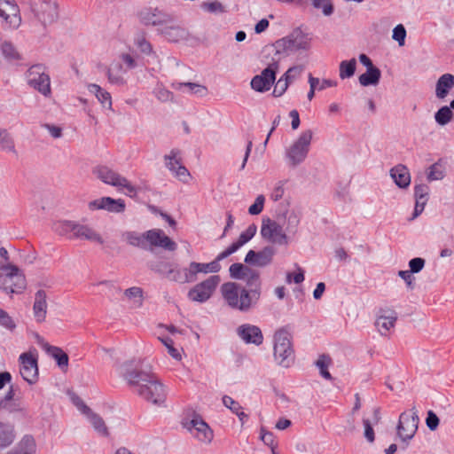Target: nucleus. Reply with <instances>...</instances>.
Wrapping results in <instances>:
<instances>
[{
  "mask_svg": "<svg viewBox=\"0 0 454 454\" xmlns=\"http://www.w3.org/2000/svg\"><path fill=\"white\" fill-rule=\"evenodd\" d=\"M118 371L129 386L136 387L135 392L140 397L154 405L164 404L167 390L156 375L137 370L131 361L121 364Z\"/></svg>",
  "mask_w": 454,
  "mask_h": 454,
  "instance_id": "f257e3e1",
  "label": "nucleus"
},
{
  "mask_svg": "<svg viewBox=\"0 0 454 454\" xmlns=\"http://www.w3.org/2000/svg\"><path fill=\"white\" fill-rule=\"evenodd\" d=\"M286 223L284 229L282 224L273 219L269 217L262 219L260 230L262 239L270 244L287 246L290 243V235L294 236L297 233L300 217L294 211H292L286 216Z\"/></svg>",
  "mask_w": 454,
  "mask_h": 454,
  "instance_id": "f03ea898",
  "label": "nucleus"
},
{
  "mask_svg": "<svg viewBox=\"0 0 454 454\" xmlns=\"http://www.w3.org/2000/svg\"><path fill=\"white\" fill-rule=\"evenodd\" d=\"M273 356L283 368H289L295 362L293 335L286 327L278 329L273 334Z\"/></svg>",
  "mask_w": 454,
  "mask_h": 454,
  "instance_id": "7ed1b4c3",
  "label": "nucleus"
},
{
  "mask_svg": "<svg viewBox=\"0 0 454 454\" xmlns=\"http://www.w3.org/2000/svg\"><path fill=\"white\" fill-rule=\"evenodd\" d=\"M26 287V277L18 266L0 263V290L7 294H22Z\"/></svg>",
  "mask_w": 454,
  "mask_h": 454,
  "instance_id": "20e7f679",
  "label": "nucleus"
},
{
  "mask_svg": "<svg viewBox=\"0 0 454 454\" xmlns=\"http://www.w3.org/2000/svg\"><path fill=\"white\" fill-rule=\"evenodd\" d=\"M221 294L226 303L232 309L247 311L254 302L248 290L242 288L234 282L224 283L221 286Z\"/></svg>",
  "mask_w": 454,
  "mask_h": 454,
  "instance_id": "39448f33",
  "label": "nucleus"
},
{
  "mask_svg": "<svg viewBox=\"0 0 454 454\" xmlns=\"http://www.w3.org/2000/svg\"><path fill=\"white\" fill-rule=\"evenodd\" d=\"M312 138L311 129L303 130L286 149V158L290 167H297L305 161L310 150Z\"/></svg>",
  "mask_w": 454,
  "mask_h": 454,
  "instance_id": "423d86ee",
  "label": "nucleus"
},
{
  "mask_svg": "<svg viewBox=\"0 0 454 454\" xmlns=\"http://www.w3.org/2000/svg\"><path fill=\"white\" fill-rule=\"evenodd\" d=\"M29 6L35 19L43 27L51 25L59 18V5L56 0H24Z\"/></svg>",
  "mask_w": 454,
  "mask_h": 454,
  "instance_id": "0eeeda50",
  "label": "nucleus"
},
{
  "mask_svg": "<svg viewBox=\"0 0 454 454\" xmlns=\"http://www.w3.org/2000/svg\"><path fill=\"white\" fill-rule=\"evenodd\" d=\"M311 37L297 28L290 35L278 40L275 48L278 53H292L298 51H308L310 48Z\"/></svg>",
  "mask_w": 454,
  "mask_h": 454,
  "instance_id": "6e6552de",
  "label": "nucleus"
},
{
  "mask_svg": "<svg viewBox=\"0 0 454 454\" xmlns=\"http://www.w3.org/2000/svg\"><path fill=\"white\" fill-rule=\"evenodd\" d=\"M26 81L29 87L44 98L51 96V78L44 66L41 64L31 66L26 72Z\"/></svg>",
  "mask_w": 454,
  "mask_h": 454,
  "instance_id": "1a4fd4ad",
  "label": "nucleus"
},
{
  "mask_svg": "<svg viewBox=\"0 0 454 454\" xmlns=\"http://www.w3.org/2000/svg\"><path fill=\"white\" fill-rule=\"evenodd\" d=\"M92 173L98 179L106 184L117 188H124L126 195L132 197L137 194L136 187L127 178L106 166H98L93 168Z\"/></svg>",
  "mask_w": 454,
  "mask_h": 454,
  "instance_id": "9d476101",
  "label": "nucleus"
},
{
  "mask_svg": "<svg viewBox=\"0 0 454 454\" xmlns=\"http://www.w3.org/2000/svg\"><path fill=\"white\" fill-rule=\"evenodd\" d=\"M182 426L192 437L202 443L208 444L214 438L213 430L199 415H193L191 419H183Z\"/></svg>",
  "mask_w": 454,
  "mask_h": 454,
  "instance_id": "9b49d317",
  "label": "nucleus"
},
{
  "mask_svg": "<svg viewBox=\"0 0 454 454\" xmlns=\"http://www.w3.org/2000/svg\"><path fill=\"white\" fill-rule=\"evenodd\" d=\"M119 59L125 65V67L121 64L112 63L107 70V79L112 84L124 85L126 81L123 74L129 69L136 68L137 63L135 57L128 52L121 53Z\"/></svg>",
  "mask_w": 454,
  "mask_h": 454,
  "instance_id": "f8f14e48",
  "label": "nucleus"
},
{
  "mask_svg": "<svg viewBox=\"0 0 454 454\" xmlns=\"http://www.w3.org/2000/svg\"><path fill=\"white\" fill-rule=\"evenodd\" d=\"M21 24L19 6L12 0H0V25L4 30H15Z\"/></svg>",
  "mask_w": 454,
  "mask_h": 454,
  "instance_id": "ddd939ff",
  "label": "nucleus"
},
{
  "mask_svg": "<svg viewBox=\"0 0 454 454\" xmlns=\"http://www.w3.org/2000/svg\"><path fill=\"white\" fill-rule=\"evenodd\" d=\"M219 283V276H210L206 280L195 285L192 288H191L187 294V296L192 301L203 303L212 296Z\"/></svg>",
  "mask_w": 454,
  "mask_h": 454,
  "instance_id": "4468645a",
  "label": "nucleus"
},
{
  "mask_svg": "<svg viewBox=\"0 0 454 454\" xmlns=\"http://www.w3.org/2000/svg\"><path fill=\"white\" fill-rule=\"evenodd\" d=\"M157 32L168 42L175 43H184L190 38L189 31L176 22L171 14L168 16V21L161 27L157 28Z\"/></svg>",
  "mask_w": 454,
  "mask_h": 454,
  "instance_id": "2eb2a0df",
  "label": "nucleus"
},
{
  "mask_svg": "<svg viewBox=\"0 0 454 454\" xmlns=\"http://www.w3.org/2000/svg\"><path fill=\"white\" fill-rule=\"evenodd\" d=\"M418 424L419 416L415 408H412L411 412H403L400 415L397 425V435L402 442H408L414 437L418 430Z\"/></svg>",
  "mask_w": 454,
  "mask_h": 454,
  "instance_id": "dca6fc26",
  "label": "nucleus"
},
{
  "mask_svg": "<svg viewBox=\"0 0 454 454\" xmlns=\"http://www.w3.org/2000/svg\"><path fill=\"white\" fill-rule=\"evenodd\" d=\"M166 168L172 175L184 184H188L192 178L189 170L183 165L181 153L177 149H172L168 154L164 156Z\"/></svg>",
  "mask_w": 454,
  "mask_h": 454,
  "instance_id": "f3484780",
  "label": "nucleus"
},
{
  "mask_svg": "<svg viewBox=\"0 0 454 454\" xmlns=\"http://www.w3.org/2000/svg\"><path fill=\"white\" fill-rule=\"evenodd\" d=\"M146 249L153 251L154 248H161L165 251L174 252L177 244L172 240L161 229H152L145 231Z\"/></svg>",
  "mask_w": 454,
  "mask_h": 454,
  "instance_id": "a211bd4d",
  "label": "nucleus"
},
{
  "mask_svg": "<svg viewBox=\"0 0 454 454\" xmlns=\"http://www.w3.org/2000/svg\"><path fill=\"white\" fill-rule=\"evenodd\" d=\"M278 65L276 62L270 64L260 74L254 76L251 80V88L257 92L268 91L276 80V73Z\"/></svg>",
  "mask_w": 454,
  "mask_h": 454,
  "instance_id": "6ab92c4d",
  "label": "nucleus"
},
{
  "mask_svg": "<svg viewBox=\"0 0 454 454\" xmlns=\"http://www.w3.org/2000/svg\"><path fill=\"white\" fill-rule=\"evenodd\" d=\"M170 14L158 8L145 7L139 10L137 17L139 22L145 26H153L160 28L168 20Z\"/></svg>",
  "mask_w": 454,
  "mask_h": 454,
  "instance_id": "aec40b11",
  "label": "nucleus"
},
{
  "mask_svg": "<svg viewBox=\"0 0 454 454\" xmlns=\"http://www.w3.org/2000/svg\"><path fill=\"white\" fill-rule=\"evenodd\" d=\"M126 208L125 201L122 199H113L111 197H101L88 203L90 211L105 210L109 213H122Z\"/></svg>",
  "mask_w": 454,
  "mask_h": 454,
  "instance_id": "412c9836",
  "label": "nucleus"
},
{
  "mask_svg": "<svg viewBox=\"0 0 454 454\" xmlns=\"http://www.w3.org/2000/svg\"><path fill=\"white\" fill-rule=\"evenodd\" d=\"M397 313L391 309H381L375 319V327L381 336H388L395 326Z\"/></svg>",
  "mask_w": 454,
  "mask_h": 454,
  "instance_id": "4be33fe9",
  "label": "nucleus"
},
{
  "mask_svg": "<svg viewBox=\"0 0 454 454\" xmlns=\"http://www.w3.org/2000/svg\"><path fill=\"white\" fill-rule=\"evenodd\" d=\"M21 377L29 384H34L38 379L36 358L30 353H23L20 356Z\"/></svg>",
  "mask_w": 454,
  "mask_h": 454,
  "instance_id": "5701e85b",
  "label": "nucleus"
},
{
  "mask_svg": "<svg viewBox=\"0 0 454 454\" xmlns=\"http://www.w3.org/2000/svg\"><path fill=\"white\" fill-rule=\"evenodd\" d=\"M275 254L276 249L271 246H266L258 252L249 250L245 257V262L256 267H266L272 262Z\"/></svg>",
  "mask_w": 454,
  "mask_h": 454,
  "instance_id": "b1692460",
  "label": "nucleus"
},
{
  "mask_svg": "<svg viewBox=\"0 0 454 454\" xmlns=\"http://www.w3.org/2000/svg\"><path fill=\"white\" fill-rule=\"evenodd\" d=\"M257 227L255 224H250L246 231L240 233L238 239L234 241L230 247L218 254V259H225L231 254L237 252L240 247L250 241L255 235Z\"/></svg>",
  "mask_w": 454,
  "mask_h": 454,
  "instance_id": "393cba45",
  "label": "nucleus"
},
{
  "mask_svg": "<svg viewBox=\"0 0 454 454\" xmlns=\"http://www.w3.org/2000/svg\"><path fill=\"white\" fill-rule=\"evenodd\" d=\"M237 333L246 343H252L258 346L263 341L262 331L256 325L249 324L242 325L237 329Z\"/></svg>",
  "mask_w": 454,
  "mask_h": 454,
  "instance_id": "a878e982",
  "label": "nucleus"
},
{
  "mask_svg": "<svg viewBox=\"0 0 454 454\" xmlns=\"http://www.w3.org/2000/svg\"><path fill=\"white\" fill-rule=\"evenodd\" d=\"M74 239L90 241L98 245L105 244V239L96 229L89 224H81L79 223Z\"/></svg>",
  "mask_w": 454,
  "mask_h": 454,
  "instance_id": "bb28decb",
  "label": "nucleus"
},
{
  "mask_svg": "<svg viewBox=\"0 0 454 454\" xmlns=\"http://www.w3.org/2000/svg\"><path fill=\"white\" fill-rule=\"evenodd\" d=\"M48 303L46 292L40 289L35 294V301L33 305V313L36 322L42 323L45 321Z\"/></svg>",
  "mask_w": 454,
  "mask_h": 454,
  "instance_id": "cd10ccee",
  "label": "nucleus"
},
{
  "mask_svg": "<svg viewBox=\"0 0 454 454\" xmlns=\"http://www.w3.org/2000/svg\"><path fill=\"white\" fill-rule=\"evenodd\" d=\"M454 88V75L449 73L442 74L435 82V98L444 100Z\"/></svg>",
  "mask_w": 454,
  "mask_h": 454,
  "instance_id": "c85d7f7f",
  "label": "nucleus"
},
{
  "mask_svg": "<svg viewBox=\"0 0 454 454\" xmlns=\"http://www.w3.org/2000/svg\"><path fill=\"white\" fill-rule=\"evenodd\" d=\"M198 262H192L187 267L184 269H176V274L173 278L174 282L178 283H192L197 280V275L199 274Z\"/></svg>",
  "mask_w": 454,
  "mask_h": 454,
  "instance_id": "c756f323",
  "label": "nucleus"
},
{
  "mask_svg": "<svg viewBox=\"0 0 454 454\" xmlns=\"http://www.w3.org/2000/svg\"><path fill=\"white\" fill-rule=\"evenodd\" d=\"M390 176L400 188H407L411 184V175L406 166L398 164L390 169Z\"/></svg>",
  "mask_w": 454,
  "mask_h": 454,
  "instance_id": "7c9ffc66",
  "label": "nucleus"
},
{
  "mask_svg": "<svg viewBox=\"0 0 454 454\" xmlns=\"http://www.w3.org/2000/svg\"><path fill=\"white\" fill-rule=\"evenodd\" d=\"M77 226V222L69 220H59L53 223L52 230L54 232L60 236L67 237L69 239H74Z\"/></svg>",
  "mask_w": 454,
  "mask_h": 454,
  "instance_id": "2f4dec72",
  "label": "nucleus"
},
{
  "mask_svg": "<svg viewBox=\"0 0 454 454\" xmlns=\"http://www.w3.org/2000/svg\"><path fill=\"white\" fill-rule=\"evenodd\" d=\"M244 280L247 286L251 288L249 291L250 296L254 300V301H257L260 298V276L259 273L255 270L249 268L248 271L246 273V277L241 279Z\"/></svg>",
  "mask_w": 454,
  "mask_h": 454,
  "instance_id": "473e14b6",
  "label": "nucleus"
},
{
  "mask_svg": "<svg viewBox=\"0 0 454 454\" xmlns=\"http://www.w3.org/2000/svg\"><path fill=\"white\" fill-rule=\"evenodd\" d=\"M87 89L90 93L93 94L102 107L106 110H113L112 97L108 91L95 83L88 84Z\"/></svg>",
  "mask_w": 454,
  "mask_h": 454,
  "instance_id": "72a5a7b5",
  "label": "nucleus"
},
{
  "mask_svg": "<svg viewBox=\"0 0 454 454\" xmlns=\"http://www.w3.org/2000/svg\"><path fill=\"white\" fill-rule=\"evenodd\" d=\"M149 267L153 271L164 276L171 281H173V278L177 269L176 264L166 261L152 262H150Z\"/></svg>",
  "mask_w": 454,
  "mask_h": 454,
  "instance_id": "f704fd0d",
  "label": "nucleus"
},
{
  "mask_svg": "<svg viewBox=\"0 0 454 454\" xmlns=\"http://www.w3.org/2000/svg\"><path fill=\"white\" fill-rule=\"evenodd\" d=\"M133 43L140 53L145 56H152L155 54V52L153 51V45L146 38V35L145 32H137L134 36Z\"/></svg>",
  "mask_w": 454,
  "mask_h": 454,
  "instance_id": "c9c22d12",
  "label": "nucleus"
},
{
  "mask_svg": "<svg viewBox=\"0 0 454 454\" xmlns=\"http://www.w3.org/2000/svg\"><path fill=\"white\" fill-rule=\"evenodd\" d=\"M372 413L373 417L372 421L368 419H363V424L364 427V435L369 442H373L375 440L372 425H377L381 419L380 408H374Z\"/></svg>",
  "mask_w": 454,
  "mask_h": 454,
  "instance_id": "e433bc0d",
  "label": "nucleus"
},
{
  "mask_svg": "<svg viewBox=\"0 0 454 454\" xmlns=\"http://www.w3.org/2000/svg\"><path fill=\"white\" fill-rule=\"evenodd\" d=\"M86 417L98 435L102 437H107L109 435L108 427H106L104 419L98 414L90 411Z\"/></svg>",
  "mask_w": 454,
  "mask_h": 454,
  "instance_id": "4c0bfd02",
  "label": "nucleus"
},
{
  "mask_svg": "<svg viewBox=\"0 0 454 454\" xmlns=\"http://www.w3.org/2000/svg\"><path fill=\"white\" fill-rule=\"evenodd\" d=\"M35 439L30 435H25L10 454H35Z\"/></svg>",
  "mask_w": 454,
  "mask_h": 454,
  "instance_id": "58836bf2",
  "label": "nucleus"
},
{
  "mask_svg": "<svg viewBox=\"0 0 454 454\" xmlns=\"http://www.w3.org/2000/svg\"><path fill=\"white\" fill-rule=\"evenodd\" d=\"M380 75V70L378 67H374L368 68L365 73L362 74L359 76L358 80L362 86H375L379 83Z\"/></svg>",
  "mask_w": 454,
  "mask_h": 454,
  "instance_id": "ea45409f",
  "label": "nucleus"
},
{
  "mask_svg": "<svg viewBox=\"0 0 454 454\" xmlns=\"http://www.w3.org/2000/svg\"><path fill=\"white\" fill-rule=\"evenodd\" d=\"M171 86L173 89L179 91H184V89L187 88L189 92L200 97L207 94V87L195 82H173Z\"/></svg>",
  "mask_w": 454,
  "mask_h": 454,
  "instance_id": "a19ab883",
  "label": "nucleus"
},
{
  "mask_svg": "<svg viewBox=\"0 0 454 454\" xmlns=\"http://www.w3.org/2000/svg\"><path fill=\"white\" fill-rule=\"evenodd\" d=\"M122 239L130 246L146 249L145 232L140 234L136 231H126L122 234Z\"/></svg>",
  "mask_w": 454,
  "mask_h": 454,
  "instance_id": "79ce46f5",
  "label": "nucleus"
},
{
  "mask_svg": "<svg viewBox=\"0 0 454 454\" xmlns=\"http://www.w3.org/2000/svg\"><path fill=\"white\" fill-rule=\"evenodd\" d=\"M44 348L47 353L56 360L60 368L63 369L67 367L68 356L60 348L50 346L48 344H45Z\"/></svg>",
  "mask_w": 454,
  "mask_h": 454,
  "instance_id": "37998d69",
  "label": "nucleus"
},
{
  "mask_svg": "<svg viewBox=\"0 0 454 454\" xmlns=\"http://www.w3.org/2000/svg\"><path fill=\"white\" fill-rule=\"evenodd\" d=\"M0 150L14 155L17 154L14 140L5 129H0Z\"/></svg>",
  "mask_w": 454,
  "mask_h": 454,
  "instance_id": "c03bdc74",
  "label": "nucleus"
},
{
  "mask_svg": "<svg viewBox=\"0 0 454 454\" xmlns=\"http://www.w3.org/2000/svg\"><path fill=\"white\" fill-rule=\"evenodd\" d=\"M356 69V59L343 60L340 63L339 75L341 80L348 79L355 74Z\"/></svg>",
  "mask_w": 454,
  "mask_h": 454,
  "instance_id": "a18cd8bd",
  "label": "nucleus"
},
{
  "mask_svg": "<svg viewBox=\"0 0 454 454\" xmlns=\"http://www.w3.org/2000/svg\"><path fill=\"white\" fill-rule=\"evenodd\" d=\"M125 297L132 303L134 308H140L143 304V290L138 286L128 288L124 292Z\"/></svg>",
  "mask_w": 454,
  "mask_h": 454,
  "instance_id": "49530a36",
  "label": "nucleus"
},
{
  "mask_svg": "<svg viewBox=\"0 0 454 454\" xmlns=\"http://www.w3.org/2000/svg\"><path fill=\"white\" fill-rule=\"evenodd\" d=\"M454 118V114L450 107L443 106L439 108L434 114V121L440 126H445L450 123Z\"/></svg>",
  "mask_w": 454,
  "mask_h": 454,
  "instance_id": "de8ad7c7",
  "label": "nucleus"
},
{
  "mask_svg": "<svg viewBox=\"0 0 454 454\" xmlns=\"http://www.w3.org/2000/svg\"><path fill=\"white\" fill-rule=\"evenodd\" d=\"M332 364V359L329 356L326 355H321L316 361L315 364L319 369L320 375L326 379V380H332V375L328 371L329 366Z\"/></svg>",
  "mask_w": 454,
  "mask_h": 454,
  "instance_id": "09e8293b",
  "label": "nucleus"
},
{
  "mask_svg": "<svg viewBox=\"0 0 454 454\" xmlns=\"http://www.w3.org/2000/svg\"><path fill=\"white\" fill-rule=\"evenodd\" d=\"M14 440L13 429L11 426L0 423V447L10 445Z\"/></svg>",
  "mask_w": 454,
  "mask_h": 454,
  "instance_id": "8fccbe9b",
  "label": "nucleus"
},
{
  "mask_svg": "<svg viewBox=\"0 0 454 454\" xmlns=\"http://www.w3.org/2000/svg\"><path fill=\"white\" fill-rule=\"evenodd\" d=\"M0 50L4 57L9 60H19L20 55L16 47L8 41H4L0 45Z\"/></svg>",
  "mask_w": 454,
  "mask_h": 454,
  "instance_id": "3c124183",
  "label": "nucleus"
},
{
  "mask_svg": "<svg viewBox=\"0 0 454 454\" xmlns=\"http://www.w3.org/2000/svg\"><path fill=\"white\" fill-rule=\"evenodd\" d=\"M223 403L225 407H227L228 409H230L233 413H235L239 419L243 421L244 418H247V416L245 414V412L242 411V407L241 405L237 402L235 401L234 399H232L231 396L229 395H224L223 397Z\"/></svg>",
  "mask_w": 454,
  "mask_h": 454,
  "instance_id": "603ef678",
  "label": "nucleus"
},
{
  "mask_svg": "<svg viewBox=\"0 0 454 454\" xmlns=\"http://www.w3.org/2000/svg\"><path fill=\"white\" fill-rule=\"evenodd\" d=\"M158 340L166 347L168 353L173 359L176 361H180L182 359L181 351L174 346V341L171 338L158 337Z\"/></svg>",
  "mask_w": 454,
  "mask_h": 454,
  "instance_id": "864d4df0",
  "label": "nucleus"
},
{
  "mask_svg": "<svg viewBox=\"0 0 454 454\" xmlns=\"http://www.w3.org/2000/svg\"><path fill=\"white\" fill-rule=\"evenodd\" d=\"M201 8L213 14H222L227 12L226 6L218 0L204 2L201 4Z\"/></svg>",
  "mask_w": 454,
  "mask_h": 454,
  "instance_id": "5fc2aeb1",
  "label": "nucleus"
},
{
  "mask_svg": "<svg viewBox=\"0 0 454 454\" xmlns=\"http://www.w3.org/2000/svg\"><path fill=\"white\" fill-rule=\"evenodd\" d=\"M222 260L223 259H218V255H217L215 260H214L211 262H208V263L198 262L197 267L199 269V273L207 274V273H216V272L220 271L221 265H220L219 262Z\"/></svg>",
  "mask_w": 454,
  "mask_h": 454,
  "instance_id": "6e6d98bb",
  "label": "nucleus"
},
{
  "mask_svg": "<svg viewBox=\"0 0 454 454\" xmlns=\"http://www.w3.org/2000/svg\"><path fill=\"white\" fill-rule=\"evenodd\" d=\"M445 176V171L442 166L439 163H434L430 166L427 172L428 181H438L442 180Z\"/></svg>",
  "mask_w": 454,
  "mask_h": 454,
  "instance_id": "4d7b16f0",
  "label": "nucleus"
},
{
  "mask_svg": "<svg viewBox=\"0 0 454 454\" xmlns=\"http://www.w3.org/2000/svg\"><path fill=\"white\" fill-rule=\"evenodd\" d=\"M314 8L321 9L325 16H330L333 12V5L331 0H311Z\"/></svg>",
  "mask_w": 454,
  "mask_h": 454,
  "instance_id": "13d9d810",
  "label": "nucleus"
},
{
  "mask_svg": "<svg viewBox=\"0 0 454 454\" xmlns=\"http://www.w3.org/2000/svg\"><path fill=\"white\" fill-rule=\"evenodd\" d=\"M249 267L242 263H233L230 266L229 271L232 278L242 279L246 273L248 271Z\"/></svg>",
  "mask_w": 454,
  "mask_h": 454,
  "instance_id": "bf43d9fd",
  "label": "nucleus"
},
{
  "mask_svg": "<svg viewBox=\"0 0 454 454\" xmlns=\"http://www.w3.org/2000/svg\"><path fill=\"white\" fill-rule=\"evenodd\" d=\"M154 96L161 102L172 101L174 95L162 85H157L153 90Z\"/></svg>",
  "mask_w": 454,
  "mask_h": 454,
  "instance_id": "052dcab7",
  "label": "nucleus"
},
{
  "mask_svg": "<svg viewBox=\"0 0 454 454\" xmlns=\"http://www.w3.org/2000/svg\"><path fill=\"white\" fill-rule=\"evenodd\" d=\"M265 197L262 194L258 195L254 202L249 207L248 213L252 215H257L263 210Z\"/></svg>",
  "mask_w": 454,
  "mask_h": 454,
  "instance_id": "680f3d73",
  "label": "nucleus"
},
{
  "mask_svg": "<svg viewBox=\"0 0 454 454\" xmlns=\"http://www.w3.org/2000/svg\"><path fill=\"white\" fill-rule=\"evenodd\" d=\"M406 30L402 24L397 25L393 29L392 38L396 41L399 46H403L405 43Z\"/></svg>",
  "mask_w": 454,
  "mask_h": 454,
  "instance_id": "e2e57ef3",
  "label": "nucleus"
},
{
  "mask_svg": "<svg viewBox=\"0 0 454 454\" xmlns=\"http://www.w3.org/2000/svg\"><path fill=\"white\" fill-rule=\"evenodd\" d=\"M284 185H285L284 181H278L275 184L274 188L272 189V191L270 194V200H272L273 201H278L279 200L282 199V197L285 193Z\"/></svg>",
  "mask_w": 454,
  "mask_h": 454,
  "instance_id": "0e129e2a",
  "label": "nucleus"
},
{
  "mask_svg": "<svg viewBox=\"0 0 454 454\" xmlns=\"http://www.w3.org/2000/svg\"><path fill=\"white\" fill-rule=\"evenodd\" d=\"M303 72V67L301 66H294L290 67L285 74L284 77L287 80V82L290 83L293 81H294L296 78H298L301 73Z\"/></svg>",
  "mask_w": 454,
  "mask_h": 454,
  "instance_id": "69168bd1",
  "label": "nucleus"
},
{
  "mask_svg": "<svg viewBox=\"0 0 454 454\" xmlns=\"http://www.w3.org/2000/svg\"><path fill=\"white\" fill-rule=\"evenodd\" d=\"M288 86L289 82L284 76H282L281 78H279V80L277 82L274 87L273 95L275 97L282 96L286 91Z\"/></svg>",
  "mask_w": 454,
  "mask_h": 454,
  "instance_id": "338daca9",
  "label": "nucleus"
},
{
  "mask_svg": "<svg viewBox=\"0 0 454 454\" xmlns=\"http://www.w3.org/2000/svg\"><path fill=\"white\" fill-rule=\"evenodd\" d=\"M425 263H426V261L420 257H416V258L410 260V262H409L410 271L412 274L420 272L423 270Z\"/></svg>",
  "mask_w": 454,
  "mask_h": 454,
  "instance_id": "774afa93",
  "label": "nucleus"
}]
</instances>
